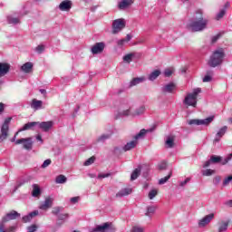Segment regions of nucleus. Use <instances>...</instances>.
I'll list each match as a JSON object with an SVG mask.
<instances>
[{"instance_id":"f257e3e1","label":"nucleus","mask_w":232,"mask_h":232,"mask_svg":"<svg viewBox=\"0 0 232 232\" xmlns=\"http://www.w3.org/2000/svg\"><path fill=\"white\" fill-rule=\"evenodd\" d=\"M197 14H199V16L192 18L187 24L189 32H204L208 28L209 21L202 16V11L198 10Z\"/></svg>"},{"instance_id":"f03ea898","label":"nucleus","mask_w":232,"mask_h":232,"mask_svg":"<svg viewBox=\"0 0 232 232\" xmlns=\"http://www.w3.org/2000/svg\"><path fill=\"white\" fill-rule=\"evenodd\" d=\"M21 217V214L15 210H12L4 216L0 221V232H15L17 231V225L10 226L6 228V223L10 220H15Z\"/></svg>"},{"instance_id":"7ed1b4c3","label":"nucleus","mask_w":232,"mask_h":232,"mask_svg":"<svg viewBox=\"0 0 232 232\" xmlns=\"http://www.w3.org/2000/svg\"><path fill=\"white\" fill-rule=\"evenodd\" d=\"M224 59H226L224 48L216 49L210 55L208 64L210 68H218L224 64Z\"/></svg>"},{"instance_id":"20e7f679","label":"nucleus","mask_w":232,"mask_h":232,"mask_svg":"<svg viewBox=\"0 0 232 232\" xmlns=\"http://www.w3.org/2000/svg\"><path fill=\"white\" fill-rule=\"evenodd\" d=\"M202 93V89L196 88L193 89L192 92H188L185 97L183 103L186 106H192V108H197V99H198V94Z\"/></svg>"},{"instance_id":"39448f33","label":"nucleus","mask_w":232,"mask_h":232,"mask_svg":"<svg viewBox=\"0 0 232 232\" xmlns=\"http://www.w3.org/2000/svg\"><path fill=\"white\" fill-rule=\"evenodd\" d=\"M232 160V152L224 160H222V157L217 156V155H212L210 157V160L205 161L203 168H209L211 164H222V166H226L229 160Z\"/></svg>"},{"instance_id":"423d86ee","label":"nucleus","mask_w":232,"mask_h":232,"mask_svg":"<svg viewBox=\"0 0 232 232\" xmlns=\"http://www.w3.org/2000/svg\"><path fill=\"white\" fill-rule=\"evenodd\" d=\"M12 118H6L1 127L0 141L6 140L8 139V131L10 130V122Z\"/></svg>"},{"instance_id":"0eeeda50","label":"nucleus","mask_w":232,"mask_h":232,"mask_svg":"<svg viewBox=\"0 0 232 232\" xmlns=\"http://www.w3.org/2000/svg\"><path fill=\"white\" fill-rule=\"evenodd\" d=\"M215 119L214 116H209L207 119L204 120H190L188 121V124H189V126H209V124H211V121Z\"/></svg>"},{"instance_id":"6e6552de","label":"nucleus","mask_w":232,"mask_h":232,"mask_svg":"<svg viewBox=\"0 0 232 232\" xmlns=\"http://www.w3.org/2000/svg\"><path fill=\"white\" fill-rule=\"evenodd\" d=\"M126 28V21L122 18L116 19L112 22V34H116L121 32V30Z\"/></svg>"},{"instance_id":"1a4fd4ad","label":"nucleus","mask_w":232,"mask_h":232,"mask_svg":"<svg viewBox=\"0 0 232 232\" xmlns=\"http://www.w3.org/2000/svg\"><path fill=\"white\" fill-rule=\"evenodd\" d=\"M15 144H23L24 150H27L28 151L34 148V141L32 140V138H22L16 140Z\"/></svg>"},{"instance_id":"9d476101","label":"nucleus","mask_w":232,"mask_h":232,"mask_svg":"<svg viewBox=\"0 0 232 232\" xmlns=\"http://www.w3.org/2000/svg\"><path fill=\"white\" fill-rule=\"evenodd\" d=\"M53 206V198L47 197L44 201L39 206V209H42V211H48L50 208Z\"/></svg>"},{"instance_id":"9b49d317","label":"nucleus","mask_w":232,"mask_h":232,"mask_svg":"<svg viewBox=\"0 0 232 232\" xmlns=\"http://www.w3.org/2000/svg\"><path fill=\"white\" fill-rule=\"evenodd\" d=\"M73 5V3L72 0H63L58 6L59 10L61 12H70L72 10V6Z\"/></svg>"},{"instance_id":"f8f14e48","label":"nucleus","mask_w":232,"mask_h":232,"mask_svg":"<svg viewBox=\"0 0 232 232\" xmlns=\"http://www.w3.org/2000/svg\"><path fill=\"white\" fill-rule=\"evenodd\" d=\"M213 218H215V214L213 213L205 216L198 221V227H206Z\"/></svg>"},{"instance_id":"ddd939ff","label":"nucleus","mask_w":232,"mask_h":232,"mask_svg":"<svg viewBox=\"0 0 232 232\" xmlns=\"http://www.w3.org/2000/svg\"><path fill=\"white\" fill-rule=\"evenodd\" d=\"M111 227V223H103L102 225H98L91 232H106Z\"/></svg>"},{"instance_id":"4468645a","label":"nucleus","mask_w":232,"mask_h":232,"mask_svg":"<svg viewBox=\"0 0 232 232\" xmlns=\"http://www.w3.org/2000/svg\"><path fill=\"white\" fill-rule=\"evenodd\" d=\"M38 126H39L40 130H42L43 131L47 132L49 130L53 128V121H42V122L38 121Z\"/></svg>"},{"instance_id":"2eb2a0df","label":"nucleus","mask_w":232,"mask_h":232,"mask_svg":"<svg viewBox=\"0 0 232 232\" xmlns=\"http://www.w3.org/2000/svg\"><path fill=\"white\" fill-rule=\"evenodd\" d=\"M104 43L101 42V43H96L92 47V53H93L94 55L97 53H102V52L104 51Z\"/></svg>"},{"instance_id":"dca6fc26","label":"nucleus","mask_w":232,"mask_h":232,"mask_svg":"<svg viewBox=\"0 0 232 232\" xmlns=\"http://www.w3.org/2000/svg\"><path fill=\"white\" fill-rule=\"evenodd\" d=\"M31 108L32 110H34V111H37L38 110H44V107L43 106V101L33 99L31 102Z\"/></svg>"},{"instance_id":"f3484780","label":"nucleus","mask_w":232,"mask_h":232,"mask_svg":"<svg viewBox=\"0 0 232 232\" xmlns=\"http://www.w3.org/2000/svg\"><path fill=\"white\" fill-rule=\"evenodd\" d=\"M10 72V63L0 62V77H5Z\"/></svg>"},{"instance_id":"a211bd4d","label":"nucleus","mask_w":232,"mask_h":232,"mask_svg":"<svg viewBox=\"0 0 232 232\" xmlns=\"http://www.w3.org/2000/svg\"><path fill=\"white\" fill-rule=\"evenodd\" d=\"M39 215V210H34L31 213H29L26 216H24L22 218V222H24V224L28 223V222H32V219L34 218V217H37Z\"/></svg>"},{"instance_id":"6ab92c4d","label":"nucleus","mask_w":232,"mask_h":232,"mask_svg":"<svg viewBox=\"0 0 232 232\" xmlns=\"http://www.w3.org/2000/svg\"><path fill=\"white\" fill-rule=\"evenodd\" d=\"M133 3V0H121L118 3L119 10H126V8H130Z\"/></svg>"},{"instance_id":"aec40b11","label":"nucleus","mask_w":232,"mask_h":232,"mask_svg":"<svg viewBox=\"0 0 232 232\" xmlns=\"http://www.w3.org/2000/svg\"><path fill=\"white\" fill-rule=\"evenodd\" d=\"M176 85L173 82L168 83L161 88L162 93H173Z\"/></svg>"},{"instance_id":"412c9836","label":"nucleus","mask_w":232,"mask_h":232,"mask_svg":"<svg viewBox=\"0 0 232 232\" xmlns=\"http://www.w3.org/2000/svg\"><path fill=\"white\" fill-rule=\"evenodd\" d=\"M226 131H227V126H223L221 129H219V130L216 134V137L214 139V142H220V138L223 135H226Z\"/></svg>"},{"instance_id":"4be33fe9","label":"nucleus","mask_w":232,"mask_h":232,"mask_svg":"<svg viewBox=\"0 0 232 232\" xmlns=\"http://www.w3.org/2000/svg\"><path fill=\"white\" fill-rule=\"evenodd\" d=\"M33 68L34 63H32L31 62H27L21 66V71L24 72V73H30Z\"/></svg>"},{"instance_id":"5701e85b","label":"nucleus","mask_w":232,"mask_h":232,"mask_svg":"<svg viewBox=\"0 0 232 232\" xmlns=\"http://www.w3.org/2000/svg\"><path fill=\"white\" fill-rule=\"evenodd\" d=\"M137 144H139V142L137 140H131L130 142H127L124 147L122 148L123 151H130L131 150H133L134 148H136Z\"/></svg>"},{"instance_id":"b1692460","label":"nucleus","mask_w":232,"mask_h":232,"mask_svg":"<svg viewBox=\"0 0 232 232\" xmlns=\"http://www.w3.org/2000/svg\"><path fill=\"white\" fill-rule=\"evenodd\" d=\"M144 81H146L144 76L133 78L130 82V87L133 88V86H137V84H140L141 82H144Z\"/></svg>"},{"instance_id":"393cba45","label":"nucleus","mask_w":232,"mask_h":232,"mask_svg":"<svg viewBox=\"0 0 232 232\" xmlns=\"http://www.w3.org/2000/svg\"><path fill=\"white\" fill-rule=\"evenodd\" d=\"M229 220H227V221H221L218 225V232H226L227 231V227H229Z\"/></svg>"},{"instance_id":"a878e982","label":"nucleus","mask_w":232,"mask_h":232,"mask_svg":"<svg viewBox=\"0 0 232 232\" xmlns=\"http://www.w3.org/2000/svg\"><path fill=\"white\" fill-rule=\"evenodd\" d=\"M38 124H39V121L28 122L24 124V127L19 130V131H26L27 130H32L33 128H34V126H38Z\"/></svg>"},{"instance_id":"bb28decb","label":"nucleus","mask_w":232,"mask_h":232,"mask_svg":"<svg viewBox=\"0 0 232 232\" xmlns=\"http://www.w3.org/2000/svg\"><path fill=\"white\" fill-rule=\"evenodd\" d=\"M165 146H167V148H174L175 146V137L173 136H168L167 140L165 141Z\"/></svg>"},{"instance_id":"cd10ccee","label":"nucleus","mask_w":232,"mask_h":232,"mask_svg":"<svg viewBox=\"0 0 232 232\" xmlns=\"http://www.w3.org/2000/svg\"><path fill=\"white\" fill-rule=\"evenodd\" d=\"M130 193L131 188H122L116 194V197L121 198L122 197H127V195H130Z\"/></svg>"},{"instance_id":"c85d7f7f","label":"nucleus","mask_w":232,"mask_h":232,"mask_svg":"<svg viewBox=\"0 0 232 232\" xmlns=\"http://www.w3.org/2000/svg\"><path fill=\"white\" fill-rule=\"evenodd\" d=\"M144 111H146V107L144 105L137 108L134 112H132L133 117H139V115H143Z\"/></svg>"},{"instance_id":"c756f323","label":"nucleus","mask_w":232,"mask_h":232,"mask_svg":"<svg viewBox=\"0 0 232 232\" xmlns=\"http://www.w3.org/2000/svg\"><path fill=\"white\" fill-rule=\"evenodd\" d=\"M213 73L212 70L207 71V75L204 76L203 82H211L213 81Z\"/></svg>"},{"instance_id":"7c9ffc66","label":"nucleus","mask_w":232,"mask_h":232,"mask_svg":"<svg viewBox=\"0 0 232 232\" xmlns=\"http://www.w3.org/2000/svg\"><path fill=\"white\" fill-rule=\"evenodd\" d=\"M148 133V130L145 129H142L140 130L138 134H136L133 139L137 141L140 140V139H144L146 137V134Z\"/></svg>"},{"instance_id":"2f4dec72","label":"nucleus","mask_w":232,"mask_h":232,"mask_svg":"<svg viewBox=\"0 0 232 232\" xmlns=\"http://www.w3.org/2000/svg\"><path fill=\"white\" fill-rule=\"evenodd\" d=\"M32 196L33 197H40L41 196V188H39V185H37V184L33 185Z\"/></svg>"},{"instance_id":"473e14b6","label":"nucleus","mask_w":232,"mask_h":232,"mask_svg":"<svg viewBox=\"0 0 232 232\" xmlns=\"http://www.w3.org/2000/svg\"><path fill=\"white\" fill-rule=\"evenodd\" d=\"M63 211H64L63 207H54L52 209V215H54L55 217H58L59 215H61V213H63Z\"/></svg>"},{"instance_id":"72a5a7b5","label":"nucleus","mask_w":232,"mask_h":232,"mask_svg":"<svg viewBox=\"0 0 232 232\" xmlns=\"http://www.w3.org/2000/svg\"><path fill=\"white\" fill-rule=\"evenodd\" d=\"M160 75V71L155 70L152 72H150L148 79H149V81H155Z\"/></svg>"},{"instance_id":"f704fd0d","label":"nucleus","mask_w":232,"mask_h":232,"mask_svg":"<svg viewBox=\"0 0 232 232\" xmlns=\"http://www.w3.org/2000/svg\"><path fill=\"white\" fill-rule=\"evenodd\" d=\"M140 175V167L135 169L130 175V180H137Z\"/></svg>"},{"instance_id":"c9c22d12","label":"nucleus","mask_w":232,"mask_h":232,"mask_svg":"<svg viewBox=\"0 0 232 232\" xmlns=\"http://www.w3.org/2000/svg\"><path fill=\"white\" fill-rule=\"evenodd\" d=\"M155 211H157V207L149 206L147 207V212L145 213L146 217H151V215H155Z\"/></svg>"},{"instance_id":"e433bc0d","label":"nucleus","mask_w":232,"mask_h":232,"mask_svg":"<svg viewBox=\"0 0 232 232\" xmlns=\"http://www.w3.org/2000/svg\"><path fill=\"white\" fill-rule=\"evenodd\" d=\"M69 215L68 213H65V214H59L57 216V220H58V224H63L64 221L68 218Z\"/></svg>"},{"instance_id":"4c0bfd02","label":"nucleus","mask_w":232,"mask_h":232,"mask_svg":"<svg viewBox=\"0 0 232 232\" xmlns=\"http://www.w3.org/2000/svg\"><path fill=\"white\" fill-rule=\"evenodd\" d=\"M66 180H68V179L66 178V176L64 175H59L56 177L55 179V183L56 184H65Z\"/></svg>"},{"instance_id":"58836bf2","label":"nucleus","mask_w":232,"mask_h":232,"mask_svg":"<svg viewBox=\"0 0 232 232\" xmlns=\"http://www.w3.org/2000/svg\"><path fill=\"white\" fill-rule=\"evenodd\" d=\"M8 24H19V18L13 17L12 15L7 16Z\"/></svg>"},{"instance_id":"ea45409f","label":"nucleus","mask_w":232,"mask_h":232,"mask_svg":"<svg viewBox=\"0 0 232 232\" xmlns=\"http://www.w3.org/2000/svg\"><path fill=\"white\" fill-rule=\"evenodd\" d=\"M134 57H135V53H128L123 56V61H124V63H131V61H133Z\"/></svg>"},{"instance_id":"a19ab883","label":"nucleus","mask_w":232,"mask_h":232,"mask_svg":"<svg viewBox=\"0 0 232 232\" xmlns=\"http://www.w3.org/2000/svg\"><path fill=\"white\" fill-rule=\"evenodd\" d=\"M111 137V134H102L96 140V142H106L108 139Z\"/></svg>"},{"instance_id":"79ce46f5","label":"nucleus","mask_w":232,"mask_h":232,"mask_svg":"<svg viewBox=\"0 0 232 232\" xmlns=\"http://www.w3.org/2000/svg\"><path fill=\"white\" fill-rule=\"evenodd\" d=\"M171 175H173V172L170 171L168 176H166L159 180V184L160 186H162V184H166V182H168L171 179Z\"/></svg>"},{"instance_id":"37998d69","label":"nucleus","mask_w":232,"mask_h":232,"mask_svg":"<svg viewBox=\"0 0 232 232\" xmlns=\"http://www.w3.org/2000/svg\"><path fill=\"white\" fill-rule=\"evenodd\" d=\"M156 195H159V190L156 188H152L150 192H149V198L150 200H153L154 198L156 197Z\"/></svg>"},{"instance_id":"c03bdc74","label":"nucleus","mask_w":232,"mask_h":232,"mask_svg":"<svg viewBox=\"0 0 232 232\" xmlns=\"http://www.w3.org/2000/svg\"><path fill=\"white\" fill-rule=\"evenodd\" d=\"M202 175L204 177H211V175H215V170L211 169H208L206 170H203Z\"/></svg>"},{"instance_id":"a18cd8bd","label":"nucleus","mask_w":232,"mask_h":232,"mask_svg":"<svg viewBox=\"0 0 232 232\" xmlns=\"http://www.w3.org/2000/svg\"><path fill=\"white\" fill-rule=\"evenodd\" d=\"M93 162H95V157L94 156H92V157L89 158L87 160H85L83 165L84 166H92V164H93Z\"/></svg>"},{"instance_id":"49530a36","label":"nucleus","mask_w":232,"mask_h":232,"mask_svg":"<svg viewBox=\"0 0 232 232\" xmlns=\"http://www.w3.org/2000/svg\"><path fill=\"white\" fill-rule=\"evenodd\" d=\"M224 15H226V8L221 9L219 11V13L217 14V20L218 21V20L222 19V17H224Z\"/></svg>"},{"instance_id":"de8ad7c7","label":"nucleus","mask_w":232,"mask_h":232,"mask_svg":"<svg viewBox=\"0 0 232 232\" xmlns=\"http://www.w3.org/2000/svg\"><path fill=\"white\" fill-rule=\"evenodd\" d=\"M50 164H52V160H50V159L45 160L44 161V163L42 164L41 168H42L43 169H44L48 168V166H50Z\"/></svg>"},{"instance_id":"09e8293b","label":"nucleus","mask_w":232,"mask_h":232,"mask_svg":"<svg viewBox=\"0 0 232 232\" xmlns=\"http://www.w3.org/2000/svg\"><path fill=\"white\" fill-rule=\"evenodd\" d=\"M37 225L34 224V225H31L29 227H27V232H35L37 231Z\"/></svg>"},{"instance_id":"8fccbe9b","label":"nucleus","mask_w":232,"mask_h":232,"mask_svg":"<svg viewBox=\"0 0 232 232\" xmlns=\"http://www.w3.org/2000/svg\"><path fill=\"white\" fill-rule=\"evenodd\" d=\"M35 52H37V53H43L44 52V45L40 44L35 48Z\"/></svg>"},{"instance_id":"3c124183","label":"nucleus","mask_w":232,"mask_h":232,"mask_svg":"<svg viewBox=\"0 0 232 232\" xmlns=\"http://www.w3.org/2000/svg\"><path fill=\"white\" fill-rule=\"evenodd\" d=\"M165 77H171L173 75V71L171 69H166L164 71Z\"/></svg>"},{"instance_id":"603ef678","label":"nucleus","mask_w":232,"mask_h":232,"mask_svg":"<svg viewBox=\"0 0 232 232\" xmlns=\"http://www.w3.org/2000/svg\"><path fill=\"white\" fill-rule=\"evenodd\" d=\"M190 181H191V178H187L184 181H180L179 182L180 188H184L186 184H188V182H190Z\"/></svg>"},{"instance_id":"864d4df0","label":"nucleus","mask_w":232,"mask_h":232,"mask_svg":"<svg viewBox=\"0 0 232 232\" xmlns=\"http://www.w3.org/2000/svg\"><path fill=\"white\" fill-rule=\"evenodd\" d=\"M232 180V175L228 176L227 178H226L223 181V186H227V184H229V182H231Z\"/></svg>"},{"instance_id":"5fc2aeb1","label":"nucleus","mask_w":232,"mask_h":232,"mask_svg":"<svg viewBox=\"0 0 232 232\" xmlns=\"http://www.w3.org/2000/svg\"><path fill=\"white\" fill-rule=\"evenodd\" d=\"M132 232H144V228L140 227H133Z\"/></svg>"},{"instance_id":"6e6d98bb","label":"nucleus","mask_w":232,"mask_h":232,"mask_svg":"<svg viewBox=\"0 0 232 232\" xmlns=\"http://www.w3.org/2000/svg\"><path fill=\"white\" fill-rule=\"evenodd\" d=\"M120 115H121V117H128V115H130V110L122 111L120 112Z\"/></svg>"},{"instance_id":"4d7b16f0","label":"nucleus","mask_w":232,"mask_h":232,"mask_svg":"<svg viewBox=\"0 0 232 232\" xmlns=\"http://www.w3.org/2000/svg\"><path fill=\"white\" fill-rule=\"evenodd\" d=\"M166 168H168V165L166 164V162H161L159 165V169L162 170V169H166Z\"/></svg>"},{"instance_id":"13d9d810","label":"nucleus","mask_w":232,"mask_h":232,"mask_svg":"<svg viewBox=\"0 0 232 232\" xmlns=\"http://www.w3.org/2000/svg\"><path fill=\"white\" fill-rule=\"evenodd\" d=\"M79 197H73L71 198L70 201L72 202V204H77V202H79Z\"/></svg>"},{"instance_id":"bf43d9fd","label":"nucleus","mask_w":232,"mask_h":232,"mask_svg":"<svg viewBox=\"0 0 232 232\" xmlns=\"http://www.w3.org/2000/svg\"><path fill=\"white\" fill-rule=\"evenodd\" d=\"M110 177V173H105V174H99L98 179H108Z\"/></svg>"},{"instance_id":"052dcab7","label":"nucleus","mask_w":232,"mask_h":232,"mask_svg":"<svg viewBox=\"0 0 232 232\" xmlns=\"http://www.w3.org/2000/svg\"><path fill=\"white\" fill-rule=\"evenodd\" d=\"M124 43H126V39H121L117 41L118 46H124Z\"/></svg>"},{"instance_id":"680f3d73","label":"nucleus","mask_w":232,"mask_h":232,"mask_svg":"<svg viewBox=\"0 0 232 232\" xmlns=\"http://www.w3.org/2000/svg\"><path fill=\"white\" fill-rule=\"evenodd\" d=\"M26 181L23 180V181H19L17 184H16V187H15V189H19V188H21V186H24V183Z\"/></svg>"},{"instance_id":"e2e57ef3","label":"nucleus","mask_w":232,"mask_h":232,"mask_svg":"<svg viewBox=\"0 0 232 232\" xmlns=\"http://www.w3.org/2000/svg\"><path fill=\"white\" fill-rule=\"evenodd\" d=\"M225 206H228V208H232V199L227 200L225 202Z\"/></svg>"},{"instance_id":"0e129e2a","label":"nucleus","mask_w":232,"mask_h":232,"mask_svg":"<svg viewBox=\"0 0 232 232\" xmlns=\"http://www.w3.org/2000/svg\"><path fill=\"white\" fill-rule=\"evenodd\" d=\"M131 34H127L126 38H125V43H130V41H131Z\"/></svg>"},{"instance_id":"69168bd1","label":"nucleus","mask_w":232,"mask_h":232,"mask_svg":"<svg viewBox=\"0 0 232 232\" xmlns=\"http://www.w3.org/2000/svg\"><path fill=\"white\" fill-rule=\"evenodd\" d=\"M36 140H39V142H41V144H43V142H44L43 137L39 134L36 136Z\"/></svg>"},{"instance_id":"338daca9","label":"nucleus","mask_w":232,"mask_h":232,"mask_svg":"<svg viewBox=\"0 0 232 232\" xmlns=\"http://www.w3.org/2000/svg\"><path fill=\"white\" fill-rule=\"evenodd\" d=\"M3 111H5V104L0 103V114L3 113Z\"/></svg>"},{"instance_id":"774afa93","label":"nucleus","mask_w":232,"mask_h":232,"mask_svg":"<svg viewBox=\"0 0 232 232\" xmlns=\"http://www.w3.org/2000/svg\"><path fill=\"white\" fill-rule=\"evenodd\" d=\"M39 92H40V93H42V95H46V90L40 89Z\"/></svg>"}]
</instances>
